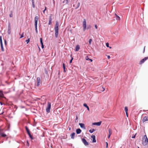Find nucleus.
Segmentation results:
<instances>
[{
    "instance_id": "62",
    "label": "nucleus",
    "mask_w": 148,
    "mask_h": 148,
    "mask_svg": "<svg viewBox=\"0 0 148 148\" xmlns=\"http://www.w3.org/2000/svg\"><path fill=\"white\" fill-rule=\"evenodd\" d=\"M31 88V89H33V88Z\"/></svg>"
},
{
    "instance_id": "19",
    "label": "nucleus",
    "mask_w": 148,
    "mask_h": 148,
    "mask_svg": "<svg viewBox=\"0 0 148 148\" xmlns=\"http://www.w3.org/2000/svg\"><path fill=\"white\" fill-rule=\"evenodd\" d=\"M37 83H39L41 82V79L40 77H38L37 79Z\"/></svg>"
},
{
    "instance_id": "52",
    "label": "nucleus",
    "mask_w": 148,
    "mask_h": 148,
    "mask_svg": "<svg viewBox=\"0 0 148 148\" xmlns=\"http://www.w3.org/2000/svg\"><path fill=\"white\" fill-rule=\"evenodd\" d=\"M145 46L144 47V50H143V52H144L145 51Z\"/></svg>"
},
{
    "instance_id": "6",
    "label": "nucleus",
    "mask_w": 148,
    "mask_h": 148,
    "mask_svg": "<svg viewBox=\"0 0 148 148\" xmlns=\"http://www.w3.org/2000/svg\"><path fill=\"white\" fill-rule=\"evenodd\" d=\"M147 59H148V57L144 58H143L139 62V64H142L143 63H144V62Z\"/></svg>"
},
{
    "instance_id": "55",
    "label": "nucleus",
    "mask_w": 148,
    "mask_h": 148,
    "mask_svg": "<svg viewBox=\"0 0 148 148\" xmlns=\"http://www.w3.org/2000/svg\"><path fill=\"white\" fill-rule=\"evenodd\" d=\"M64 72H66V71H65V69H64Z\"/></svg>"
},
{
    "instance_id": "61",
    "label": "nucleus",
    "mask_w": 148,
    "mask_h": 148,
    "mask_svg": "<svg viewBox=\"0 0 148 148\" xmlns=\"http://www.w3.org/2000/svg\"><path fill=\"white\" fill-rule=\"evenodd\" d=\"M110 47V49L111 48V47Z\"/></svg>"
},
{
    "instance_id": "57",
    "label": "nucleus",
    "mask_w": 148,
    "mask_h": 148,
    "mask_svg": "<svg viewBox=\"0 0 148 148\" xmlns=\"http://www.w3.org/2000/svg\"><path fill=\"white\" fill-rule=\"evenodd\" d=\"M32 3L34 2V0H32Z\"/></svg>"
},
{
    "instance_id": "21",
    "label": "nucleus",
    "mask_w": 148,
    "mask_h": 148,
    "mask_svg": "<svg viewBox=\"0 0 148 148\" xmlns=\"http://www.w3.org/2000/svg\"><path fill=\"white\" fill-rule=\"evenodd\" d=\"M83 106L84 107H86V108H87V110L88 111H89V107H88V106L87 105L86 103H84L83 104Z\"/></svg>"
},
{
    "instance_id": "2",
    "label": "nucleus",
    "mask_w": 148,
    "mask_h": 148,
    "mask_svg": "<svg viewBox=\"0 0 148 148\" xmlns=\"http://www.w3.org/2000/svg\"><path fill=\"white\" fill-rule=\"evenodd\" d=\"M142 143L144 146L148 145V139L146 135L144 136L142 139Z\"/></svg>"
},
{
    "instance_id": "25",
    "label": "nucleus",
    "mask_w": 148,
    "mask_h": 148,
    "mask_svg": "<svg viewBox=\"0 0 148 148\" xmlns=\"http://www.w3.org/2000/svg\"><path fill=\"white\" fill-rule=\"evenodd\" d=\"M69 2V0H66V1H63V3H65V4H67Z\"/></svg>"
},
{
    "instance_id": "17",
    "label": "nucleus",
    "mask_w": 148,
    "mask_h": 148,
    "mask_svg": "<svg viewBox=\"0 0 148 148\" xmlns=\"http://www.w3.org/2000/svg\"><path fill=\"white\" fill-rule=\"evenodd\" d=\"M79 49V47L78 45H77L75 47V51H77Z\"/></svg>"
},
{
    "instance_id": "37",
    "label": "nucleus",
    "mask_w": 148,
    "mask_h": 148,
    "mask_svg": "<svg viewBox=\"0 0 148 148\" xmlns=\"http://www.w3.org/2000/svg\"><path fill=\"white\" fill-rule=\"evenodd\" d=\"M0 42H2L1 36H0Z\"/></svg>"
},
{
    "instance_id": "64",
    "label": "nucleus",
    "mask_w": 148,
    "mask_h": 148,
    "mask_svg": "<svg viewBox=\"0 0 148 148\" xmlns=\"http://www.w3.org/2000/svg\"><path fill=\"white\" fill-rule=\"evenodd\" d=\"M3 113L1 114H3Z\"/></svg>"
},
{
    "instance_id": "8",
    "label": "nucleus",
    "mask_w": 148,
    "mask_h": 148,
    "mask_svg": "<svg viewBox=\"0 0 148 148\" xmlns=\"http://www.w3.org/2000/svg\"><path fill=\"white\" fill-rule=\"evenodd\" d=\"M101 121L96 123H92V125L100 126L101 124Z\"/></svg>"
},
{
    "instance_id": "35",
    "label": "nucleus",
    "mask_w": 148,
    "mask_h": 148,
    "mask_svg": "<svg viewBox=\"0 0 148 148\" xmlns=\"http://www.w3.org/2000/svg\"><path fill=\"white\" fill-rule=\"evenodd\" d=\"M106 45L107 47H109V44L107 42L106 44Z\"/></svg>"
},
{
    "instance_id": "15",
    "label": "nucleus",
    "mask_w": 148,
    "mask_h": 148,
    "mask_svg": "<svg viewBox=\"0 0 148 148\" xmlns=\"http://www.w3.org/2000/svg\"><path fill=\"white\" fill-rule=\"evenodd\" d=\"M81 130L80 129H77L76 130V133L77 134H79L81 132Z\"/></svg>"
},
{
    "instance_id": "45",
    "label": "nucleus",
    "mask_w": 148,
    "mask_h": 148,
    "mask_svg": "<svg viewBox=\"0 0 148 148\" xmlns=\"http://www.w3.org/2000/svg\"><path fill=\"white\" fill-rule=\"evenodd\" d=\"M95 27L96 29H97V25H95Z\"/></svg>"
},
{
    "instance_id": "42",
    "label": "nucleus",
    "mask_w": 148,
    "mask_h": 148,
    "mask_svg": "<svg viewBox=\"0 0 148 148\" xmlns=\"http://www.w3.org/2000/svg\"><path fill=\"white\" fill-rule=\"evenodd\" d=\"M23 37V33L21 35V36L20 37V38H21Z\"/></svg>"
},
{
    "instance_id": "34",
    "label": "nucleus",
    "mask_w": 148,
    "mask_h": 148,
    "mask_svg": "<svg viewBox=\"0 0 148 148\" xmlns=\"http://www.w3.org/2000/svg\"><path fill=\"white\" fill-rule=\"evenodd\" d=\"M36 84H35V88H36V87H38L39 86V85H40V84H36Z\"/></svg>"
},
{
    "instance_id": "50",
    "label": "nucleus",
    "mask_w": 148,
    "mask_h": 148,
    "mask_svg": "<svg viewBox=\"0 0 148 148\" xmlns=\"http://www.w3.org/2000/svg\"><path fill=\"white\" fill-rule=\"evenodd\" d=\"M27 132V133L28 134H30V132L29 131Z\"/></svg>"
},
{
    "instance_id": "29",
    "label": "nucleus",
    "mask_w": 148,
    "mask_h": 148,
    "mask_svg": "<svg viewBox=\"0 0 148 148\" xmlns=\"http://www.w3.org/2000/svg\"><path fill=\"white\" fill-rule=\"evenodd\" d=\"M92 41V40L91 39H89V41H88L89 44V45H90L91 44V42Z\"/></svg>"
},
{
    "instance_id": "60",
    "label": "nucleus",
    "mask_w": 148,
    "mask_h": 148,
    "mask_svg": "<svg viewBox=\"0 0 148 148\" xmlns=\"http://www.w3.org/2000/svg\"><path fill=\"white\" fill-rule=\"evenodd\" d=\"M0 103H1V105H2V103L1 102Z\"/></svg>"
},
{
    "instance_id": "59",
    "label": "nucleus",
    "mask_w": 148,
    "mask_h": 148,
    "mask_svg": "<svg viewBox=\"0 0 148 148\" xmlns=\"http://www.w3.org/2000/svg\"><path fill=\"white\" fill-rule=\"evenodd\" d=\"M127 116V114H126Z\"/></svg>"
},
{
    "instance_id": "56",
    "label": "nucleus",
    "mask_w": 148,
    "mask_h": 148,
    "mask_svg": "<svg viewBox=\"0 0 148 148\" xmlns=\"http://www.w3.org/2000/svg\"><path fill=\"white\" fill-rule=\"evenodd\" d=\"M78 119V117H77V116L76 117V120H77Z\"/></svg>"
},
{
    "instance_id": "7",
    "label": "nucleus",
    "mask_w": 148,
    "mask_h": 148,
    "mask_svg": "<svg viewBox=\"0 0 148 148\" xmlns=\"http://www.w3.org/2000/svg\"><path fill=\"white\" fill-rule=\"evenodd\" d=\"M82 141L84 143V145L86 146H87L88 145V143L86 141V140L84 138L82 139Z\"/></svg>"
},
{
    "instance_id": "4",
    "label": "nucleus",
    "mask_w": 148,
    "mask_h": 148,
    "mask_svg": "<svg viewBox=\"0 0 148 148\" xmlns=\"http://www.w3.org/2000/svg\"><path fill=\"white\" fill-rule=\"evenodd\" d=\"M51 107V103L49 102H48V105L47 108H46V111L47 113H49L50 112V110Z\"/></svg>"
},
{
    "instance_id": "48",
    "label": "nucleus",
    "mask_w": 148,
    "mask_h": 148,
    "mask_svg": "<svg viewBox=\"0 0 148 148\" xmlns=\"http://www.w3.org/2000/svg\"><path fill=\"white\" fill-rule=\"evenodd\" d=\"M135 135H134V136H132V138H135Z\"/></svg>"
},
{
    "instance_id": "5",
    "label": "nucleus",
    "mask_w": 148,
    "mask_h": 148,
    "mask_svg": "<svg viewBox=\"0 0 148 148\" xmlns=\"http://www.w3.org/2000/svg\"><path fill=\"white\" fill-rule=\"evenodd\" d=\"M83 30L84 32L86 29V19H84L83 20Z\"/></svg>"
},
{
    "instance_id": "1",
    "label": "nucleus",
    "mask_w": 148,
    "mask_h": 148,
    "mask_svg": "<svg viewBox=\"0 0 148 148\" xmlns=\"http://www.w3.org/2000/svg\"><path fill=\"white\" fill-rule=\"evenodd\" d=\"M59 23L58 21H56V23L55 26V35L56 38H57L58 34Z\"/></svg>"
},
{
    "instance_id": "44",
    "label": "nucleus",
    "mask_w": 148,
    "mask_h": 148,
    "mask_svg": "<svg viewBox=\"0 0 148 148\" xmlns=\"http://www.w3.org/2000/svg\"><path fill=\"white\" fill-rule=\"evenodd\" d=\"M4 42H5V45H6V44H7V43H6V40L5 39L4 40Z\"/></svg>"
},
{
    "instance_id": "28",
    "label": "nucleus",
    "mask_w": 148,
    "mask_h": 148,
    "mask_svg": "<svg viewBox=\"0 0 148 148\" xmlns=\"http://www.w3.org/2000/svg\"><path fill=\"white\" fill-rule=\"evenodd\" d=\"M105 90V88L103 87H102V88H100V90L102 91H103Z\"/></svg>"
},
{
    "instance_id": "46",
    "label": "nucleus",
    "mask_w": 148,
    "mask_h": 148,
    "mask_svg": "<svg viewBox=\"0 0 148 148\" xmlns=\"http://www.w3.org/2000/svg\"><path fill=\"white\" fill-rule=\"evenodd\" d=\"M107 57H108V59H110V56H107Z\"/></svg>"
},
{
    "instance_id": "13",
    "label": "nucleus",
    "mask_w": 148,
    "mask_h": 148,
    "mask_svg": "<svg viewBox=\"0 0 148 148\" xmlns=\"http://www.w3.org/2000/svg\"><path fill=\"white\" fill-rule=\"evenodd\" d=\"M51 21H52V18H51V16H50L49 18V25H50L51 24Z\"/></svg>"
},
{
    "instance_id": "18",
    "label": "nucleus",
    "mask_w": 148,
    "mask_h": 148,
    "mask_svg": "<svg viewBox=\"0 0 148 148\" xmlns=\"http://www.w3.org/2000/svg\"><path fill=\"white\" fill-rule=\"evenodd\" d=\"M115 15L116 17V19L118 20H119V21L120 20L121 18H120V17L119 16H118L116 14H115Z\"/></svg>"
},
{
    "instance_id": "53",
    "label": "nucleus",
    "mask_w": 148,
    "mask_h": 148,
    "mask_svg": "<svg viewBox=\"0 0 148 148\" xmlns=\"http://www.w3.org/2000/svg\"><path fill=\"white\" fill-rule=\"evenodd\" d=\"M110 136H111V135H108V138H110Z\"/></svg>"
},
{
    "instance_id": "11",
    "label": "nucleus",
    "mask_w": 148,
    "mask_h": 148,
    "mask_svg": "<svg viewBox=\"0 0 148 148\" xmlns=\"http://www.w3.org/2000/svg\"><path fill=\"white\" fill-rule=\"evenodd\" d=\"M79 125L80 126L81 128H83L84 129H86V127L84 124L82 123H79Z\"/></svg>"
},
{
    "instance_id": "41",
    "label": "nucleus",
    "mask_w": 148,
    "mask_h": 148,
    "mask_svg": "<svg viewBox=\"0 0 148 148\" xmlns=\"http://www.w3.org/2000/svg\"><path fill=\"white\" fill-rule=\"evenodd\" d=\"M32 6L33 8H34L35 7V5L34 4V2L32 3Z\"/></svg>"
},
{
    "instance_id": "36",
    "label": "nucleus",
    "mask_w": 148,
    "mask_h": 148,
    "mask_svg": "<svg viewBox=\"0 0 148 148\" xmlns=\"http://www.w3.org/2000/svg\"><path fill=\"white\" fill-rule=\"evenodd\" d=\"M63 69H65V64L64 63H63Z\"/></svg>"
},
{
    "instance_id": "58",
    "label": "nucleus",
    "mask_w": 148,
    "mask_h": 148,
    "mask_svg": "<svg viewBox=\"0 0 148 148\" xmlns=\"http://www.w3.org/2000/svg\"><path fill=\"white\" fill-rule=\"evenodd\" d=\"M38 48H39V50L40 51V48L39 47H38Z\"/></svg>"
},
{
    "instance_id": "20",
    "label": "nucleus",
    "mask_w": 148,
    "mask_h": 148,
    "mask_svg": "<svg viewBox=\"0 0 148 148\" xmlns=\"http://www.w3.org/2000/svg\"><path fill=\"white\" fill-rule=\"evenodd\" d=\"M1 46V50L2 51H4V49L3 47L2 42H0Z\"/></svg>"
},
{
    "instance_id": "38",
    "label": "nucleus",
    "mask_w": 148,
    "mask_h": 148,
    "mask_svg": "<svg viewBox=\"0 0 148 148\" xmlns=\"http://www.w3.org/2000/svg\"><path fill=\"white\" fill-rule=\"evenodd\" d=\"M73 58L72 57L71 58V59L70 60V63H72V60H73Z\"/></svg>"
},
{
    "instance_id": "32",
    "label": "nucleus",
    "mask_w": 148,
    "mask_h": 148,
    "mask_svg": "<svg viewBox=\"0 0 148 148\" xmlns=\"http://www.w3.org/2000/svg\"><path fill=\"white\" fill-rule=\"evenodd\" d=\"M25 129H26V130L27 132H28V131H29L28 128L27 127V126H26L25 127Z\"/></svg>"
},
{
    "instance_id": "51",
    "label": "nucleus",
    "mask_w": 148,
    "mask_h": 148,
    "mask_svg": "<svg viewBox=\"0 0 148 148\" xmlns=\"http://www.w3.org/2000/svg\"><path fill=\"white\" fill-rule=\"evenodd\" d=\"M89 60L91 62H92V60L91 59H90Z\"/></svg>"
},
{
    "instance_id": "14",
    "label": "nucleus",
    "mask_w": 148,
    "mask_h": 148,
    "mask_svg": "<svg viewBox=\"0 0 148 148\" xmlns=\"http://www.w3.org/2000/svg\"><path fill=\"white\" fill-rule=\"evenodd\" d=\"M75 135V133L74 132L72 133L70 135L71 138L72 139H73Z\"/></svg>"
},
{
    "instance_id": "9",
    "label": "nucleus",
    "mask_w": 148,
    "mask_h": 148,
    "mask_svg": "<svg viewBox=\"0 0 148 148\" xmlns=\"http://www.w3.org/2000/svg\"><path fill=\"white\" fill-rule=\"evenodd\" d=\"M91 138H92V143H95L96 142V140L95 139V135H92L91 136Z\"/></svg>"
},
{
    "instance_id": "22",
    "label": "nucleus",
    "mask_w": 148,
    "mask_h": 148,
    "mask_svg": "<svg viewBox=\"0 0 148 148\" xmlns=\"http://www.w3.org/2000/svg\"><path fill=\"white\" fill-rule=\"evenodd\" d=\"M4 95L3 93V92L1 91H0V97H3Z\"/></svg>"
},
{
    "instance_id": "16",
    "label": "nucleus",
    "mask_w": 148,
    "mask_h": 148,
    "mask_svg": "<svg viewBox=\"0 0 148 148\" xmlns=\"http://www.w3.org/2000/svg\"><path fill=\"white\" fill-rule=\"evenodd\" d=\"M143 122H145L146 121H148V119H147V116H145L143 119Z\"/></svg>"
},
{
    "instance_id": "33",
    "label": "nucleus",
    "mask_w": 148,
    "mask_h": 148,
    "mask_svg": "<svg viewBox=\"0 0 148 148\" xmlns=\"http://www.w3.org/2000/svg\"><path fill=\"white\" fill-rule=\"evenodd\" d=\"M85 59L87 60H89V59H90L88 57V56H87L86 57H85Z\"/></svg>"
},
{
    "instance_id": "47",
    "label": "nucleus",
    "mask_w": 148,
    "mask_h": 148,
    "mask_svg": "<svg viewBox=\"0 0 148 148\" xmlns=\"http://www.w3.org/2000/svg\"><path fill=\"white\" fill-rule=\"evenodd\" d=\"M44 45H41V47L42 49H43L44 48Z\"/></svg>"
},
{
    "instance_id": "30",
    "label": "nucleus",
    "mask_w": 148,
    "mask_h": 148,
    "mask_svg": "<svg viewBox=\"0 0 148 148\" xmlns=\"http://www.w3.org/2000/svg\"><path fill=\"white\" fill-rule=\"evenodd\" d=\"M28 135H29V137L31 139H33V137H32V136L31 135L30 133L28 134Z\"/></svg>"
},
{
    "instance_id": "31",
    "label": "nucleus",
    "mask_w": 148,
    "mask_h": 148,
    "mask_svg": "<svg viewBox=\"0 0 148 148\" xmlns=\"http://www.w3.org/2000/svg\"><path fill=\"white\" fill-rule=\"evenodd\" d=\"M40 43H41V45H43V43L42 41V38H40Z\"/></svg>"
},
{
    "instance_id": "40",
    "label": "nucleus",
    "mask_w": 148,
    "mask_h": 148,
    "mask_svg": "<svg viewBox=\"0 0 148 148\" xmlns=\"http://www.w3.org/2000/svg\"><path fill=\"white\" fill-rule=\"evenodd\" d=\"M25 41L27 42V44L29 42V39L28 40H26Z\"/></svg>"
},
{
    "instance_id": "23",
    "label": "nucleus",
    "mask_w": 148,
    "mask_h": 148,
    "mask_svg": "<svg viewBox=\"0 0 148 148\" xmlns=\"http://www.w3.org/2000/svg\"><path fill=\"white\" fill-rule=\"evenodd\" d=\"M0 135L3 137H5L6 136V135L5 134L2 133H0Z\"/></svg>"
},
{
    "instance_id": "27",
    "label": "nucleus",
    "mask_w": 148,
    "mask_h": 148,
    "mask_svg": "<svg viewBox=\"0 0 148 148\" xmlns=\"http://www.w3.org/2000/svg\"><path fill=\"white\" fill-rule=\"evenodd\" d=\"M2 126H1L0 127V133H1V132H2L4 130V129H1V127Z\"/></svg>"
},
{
    "instance_id": "49",
    "label": "nucleus",
    "mask_w": 148,
    "mask_h": 148,
    "mask_svg": "<svg viewBox=\"0 0 148 148\" xmlns=\"http://www.w3.org/2000/svg\"><path fill=\"white\" fill-rule=\"evenodd\" d=\"M106 147L107 148L108 147V143L107 142H106Z\"/></svg>"
},
{
    "instance_id": "43",
    "label": "nucleus",
    "mask_w": 148,
    "mask_h": 148,
    "mask_svg": "<svg viewBox=\"0 0 148 148\" xmlns=\"http://www.w3.org/2000/svg\"><path fill=\"white\" fill-rule=\"evenodd\" d=\"M10 17H12L13 16V14L12 13H11L10 14Z\"/></svg>"
},
{
    "instance_id": "54",
    "label": "nucleus",
    "mask_w": 148,
    "mask_h": 148,
    "mask_svg": "<svg viewBox=\"0 0 148 148\" xmlns=\"http://www.w3.org/2000/svg\"><path fill=\"white\" fill-rule=\"evenodd\" d=\"M45 73H47V71L46 70V71H45Z\"/></svg>"
},
{
    "instance_id": "12",
    "label": "nucleus",
    "mask_w": 148,
    "mask_h": 148,
    "mask_svg": "<svg viewBox=\"0 0 148 148\" xmlns=\"http://www.w3.org/2000/svg\"><path fill=\"white\" fill-rule=\"evenodd\" d=\"M108 133H109V135H111L112 133V131L111 130V129L109 128L108 129Z\"/></svg>"
},
{
    "instance_id": "26",
    "label": "nucleus",
    "mask_w": 148,
    "mask_h": 148,
    "mask_svg": "<svg viewBox=\"0 0 148 148\" xmlns=\"http://www.w3.org/2000/svg\"><path fill=\"white\" fill-rule=\"evenodd\" d=\"M94 131H95V130L94 129H91V130H89V132L90 133H92V132H93Z\"/></svg>"
},
{
    "instance_id": "63",
    "label": "nucleus",
    "mask_w": 148,
    "mask_h": 148,
    "mask_svg": "<svg viewBox=\"0 0 148 148\" xmlns=\"http://www.w3.org/2000/svg\"><path fill=\"white\" fill-rule=\"evenodd\" d=\"M27 143L28 144V141H27Z\"/></svg>"
},
{
    "instance_id": "24",
    "label": "nucleus",
    "mask_w": 148,
    "mask_h": 148,
    "mask_svg": "<svg viewBox=\"0 0 148 148\" xmlns=\"http://www.w3.org/2000/svg\"><path fill=\"white\" fill-rule=\"evenodd\" d=\"M125 111L126 114H127V112L128 111V108L126 106L125 107Z\"/></svg>"
},
{
    "instance_id": "39",
    "label": "nucleus",
    "mask_w": 148,
    "mask_h": 148,
    "mask_svg": "<svg viewBox=\"0 0 148 148\" xmlns=\"http://www.w3.org/2000/svg\"><path fill=\"white\" fill-rule=\"evenodd\" d=\"M46 9H47V8L46 7H45V10L43 11V13L45 14V10H46Z\"/></svg>"
},
{
    "instance_id": "10",
    "label": "nucleus",
    "mask_w": 148,
    "mask_h": 148,
    "mask_svg": "<svg viewBox=\"0 0 148 148\" xmlns=\"http://www.w3.org/2000/svg\"><path fill=\"white\" fill-rule=\"evenodd\" d=\"M11 32V28L10 25H9L8 27V34H10Z\"/></svg>"
},
{
    "instance_id": "3",
    "label": "nucleus",
    "mask_w": 148,
    "mask_h": 148,
    "mask_svg": "<svg viewBox=\"0 0 148 148\" xmlns=\"http://www.w3.org/2000/svg\"><path fill=\"white\" fill-rule=\"evenodd\" d=\"M38 16H36L35 18V28L36 30V33H38L37 29V25L38 21Z\"/></svg>"
}]
</instances>
